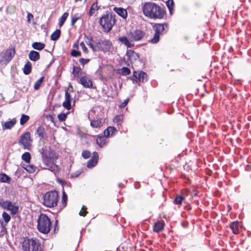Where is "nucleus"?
<instances>
[{"label":"nucleus","instance_id":"f3484780","mask_svg":"<svg viewBox=\"0 0 251 251\" xmlns=\"http://www.w3.org/2000/svg\"><path fill=\"white\" fill-rule=\"evenodd\" d=\"M100 43L101 46H100V50L105 52L109 50L111 48L112 44L111 42L108 40H101Z\"/></svg>","mask_w":251,"mask_h":251},{"label":"nucleus","instance_id":"a211bd4d","mask_svg":"<svg viewBox=\"0 0 251 251\" xmlns=\"http://www.w3.org/2000/svg\"><path fill=\"white\" fill-rule=\"evenodd\" d=\"M70 94L68 91L65 92V100L63 102L62 105L64 108L69 110L71 108V102L72 100Z\"/></svg>","mask_w":251,"mask_h":251},{"label":"nucleus","instance_id":"ea45409f","mask_svg":"<svg viewBox=\"0 0 251 251\" xmlns=\"http://www.w3.org/2000/svg\"><path fill=\"white\" fill-rule=\"evenodd\" d=\"M29 119V117L27 115L22 114L20 119V124L25 125Z\"/></svg>","mask_w":251,"mask_h":251},{"label":"nucleus","instance_id":"6ab92c4d","mask_svg":"<svg viewBox=\"0 0 251 251\" xmlns=\"http://www.w3.org/2000/svg\"><path fill=\"white\" fill-rule=\"evenodd\" d=\"M114 11L123 19H126L127 16V11L126 9L122 7H114Z\"/></svg>","mask_w":251,"mask_h":251},{"label":"nucleus","instance_id":"a19ab883","mask_svg":"<svg viewBox=\"0 0 251 251\" xmlns=\"http://www.w3.org/2000/svg\"><path fill=\"white\" fill-rule=\"evenodd\" d=\"M10 201H0V206L4 209H7L10 205Z\"/></svg>","mask_w":251,"mask_h":251},{"label":"nucleus","instance_id":"c85d7f7f","mask_svg":"<svg viewBox=\"0 0 251 251\" xmlns=\"http://www.w3.org/2000/svg\"><path fill=\"white\" fill-rule=\"evenodd\" d=\"M15 124L16 121L15 120H11L10 121L6 122L4 123V124L2 125V129L3 130L10 129L14 126Z\"/></svg>","mask_w":251,"mask_h":251},{"label":"nucleus","instance_id":"c756f323","mask_svg":"<svg viewBox=\"0 0 251 251\" xmlns=\"http://www.w3.org/2000/svg\"><path fill=\"white\" fill-rule=\"evenodd\" d=\"M106 136H100L97 137L96 139V142L97 144L100 147H102L105 144Z\"/></svg>","mask_w":251,"mask_h":251},{"label":"nucleus","instance_id":"f8f14e48","mask_svg":"<svg viewBox=\"0 0 251 251\" xmlns=\"http://www.w3.org/2000/svg\"><path fill=\"white\" fill-rule=\"evenodd\" d=\"M133 76L135 78V79L131 78L134 83L135 82H137L138 81L144 82L147 80V74L142 71L134 72Z\"/></svg>","mask_w":251,"mask_h":251},{"label":"nucleus","instance_id":"4c0bfd02","mask_svg":"<svg viewBox=\"0 0 251 251\" xmlns=\"http://www.w3.org/2000/svg\"><path fill=\"white\" fill-rule=\"evenodd\" d=\"M22 159L25 161L26 163H28L30 162L31 160L30 154L28 152H25L22 155Z\"/></svg>","mask_w":251,"mask_h":251},{"label":"nucleus","instance_id":"f03ea898","mask_svg":"<svg viewBox=\"0 0 251 251\" xmlns=\"http://www.w3.org/2000/svg\"><path fill=\"white\" fill-rule=\"evenodd\" d=\"M115 17L114 13L108 11L102 15L99 23L104 32H109L112 29L116 23Z\"/></svg>","mask_w":251,"mask_h":251},{"label":"nucleus","instance_id":"7c9ffc66","mask_svg":"<svg viewBox=\"0 0 251 251\" xmlns=\"http://www.w3.org/2000/svg\"><path fill=\"white\" fill-rule=\"evenodd\" d=\"M82 73V70L80 67L74 66L73 69V74L75 77L79 78L80 75Z\"/></svg>","mask_w":251,"mask_h":251},{"label":"nucleus","instance_id":"de8ad7c7","mask_svg":"<svg viewBox=\"0 0 251 251\" xmlns=\"http://www.w3.org/2000/svg\"><path fill=\"white\" fill-rule=\"evenodd\" d=\"M166 5L169 9L171 13H172V10L173 9V6L174 5V2L173 0H168L166 2Z\"/></svg>","mask_w":251,"mask_h":251},{"label":"nucleus","instance_id":"e433bc0d","mask_svg":"<svg viewBox=\"0 0 251 251\" xmlns=\"http://www.w3.org/2000/svg\"><path fill=\"white\" fill-rule=\"evenodd\" d=\"M68 16H69V13L67 12H65L63 14V15L59 19V25L60 27L64 25V24L65 22L66 21V19H67Z\"/></svg>","mask_w":251,"mask_h":251},{"label":"nucleus","instance_id":"052dcab7","mask_svg":"<svg viewBox=\"0 0 251 251\" xmlns=\"http://www.w3.org/2000/svg\"><path fill=\"white\" fill-rule=\"evenodd\" d=\"M33 18V16L31 13H28L27 16V22L30 23L31 19Z\"/></svg>","mask_w":251,"mask_h":251},{"label":"nucleus","instance_id":"473e14b6","mask_svg":"<svg viewBox=\"0 0 251 251\" xmlns=\"http://www.w3.org/2000/svg\"><path fill=\"white\" fill-rule=\"evenodd\" d=\"M31 71V64L30 62L28 61L25 65L23 69L24 73L27 75L30 73Z\"/></svg>","mask_w":251,"mask_h":251},{"label":"nucleus","instance_id":"a18cd8bd","mask_svg":"<svg viewBox=\"0 0 251 251\" xmlns=\"http://www.w3.org/2000/svg\"><path fill=\"white\" fill-rule=\"evenodd\" d=\"M44 77H41L34 84V88L35 90H38L41 86V83L43 81Z\"/></svg>","mask_w":251,"mask_h":251},{"label":"nucleus","instance_id":"dca6fc26","mask_svg":"<svg viewBox=\"0 0 251 251\" xmlns=\"http://www.w3.org/2000/svg\"><path fill=\"white\" fill-rule=\"evenodd\" d=\"M105 123V119L100 118H97L91 121L90 126L93 128H100Z\"/></svg>","mask_w":251,"mask_h":251},{"label":"nucleus","instance_id":"9b49d317","mask_svg":"<svg viewBox=\"0 0 251 251\" xmlns=\"http://www.w3.org/2000/svg\"><path fill=\"white\" fill-rule=\"evenodd\" d=\"M39 152L42 154V158L46 157H52L55 155V153L51 150L50 147L43 145L39 149Z\"/></svg>","mask_w":251,"mask_h":251},{"label":"nucleus","instance_id":"aec40b11","mask_svg":"<svg viewBox=\"0 0 251 251\" xmlns=\"http://www.w3.org/2000/svg\"><path fill=\"white\" fill-rule=\"evenodd\" d=\"M117 132V130L114 127L109 126L104 131V135L106 137H109L114 135Z\"/></svg>","mask_w":251,"mask_h":251},{"label":"nucleus","instance_id":"4d7b16f0","mask_svg":"<svg viewBox=\"0 0 251 251\" xmlns=\"http://www.w3.org/2000/svg\"><path fill=\"white\" fill-rule=\"evenodd\" d=\"M122 116L117 115L114 118V122L117 123H119L122 120Z\"/></svg>","mask_w":251,"mask_h":251},{"label":"nucleus","instance_id":"79ce46f5","mask_svg":"<svg viewBox=\"0 0 251 251\" xmlns=\"http://www.w3.org/2000/svg\"><path fill=\"white\" fill-rule=\"evenodd\" d=\"M131 72L130 69L127 67H123L121 69V74L122 75H127L130 74Z\"/></svg>","mask_w":251,"mask_h":251},{"label":"nucleus","instance_id":"0eeeda50","mask_svg":"<svg viewBox=\"0 0 251 251\" xmlns=\"http://www.w3.org/2000/svg\"><path fill=\"white\" fill-rule=\"evenodd\" d=\"M32 139L29 132L26 131L23 134L18 141V144L23 146L25 150H30L31 147Z\"/></svg>","mask_w":251,"mask_h":251},{"label":"nucleus","instance_id":"f257e3e1","mask_svg":"<svg viewBox=\"0 0 251 251\" xmlns=\"http://www.w3.org/2000/svg\"><path fill=\"white\" fill-rule=\"evenodd\" d=\"M142 11L146 17L153 19H163L166 15L164 7L153 2H145L143 6Z\"/></svg>","mask_w":251,"mask_h":251},{"label":"nucleus","instance_id":"4468645a","mask_svg":"<svg viewBox=\"0 0 251 251\" xmlns=\"http://www.w3.org/2000/svg\"><path fill=\"white\" fill-rule=\"evenodd\" d=\"M153 28L155 30V32L159 34H161L167 32V31H166V29L168 28V25L166 23L155 24L153 26Z\"/></svg>","mask_w":251,"mask_h":251},{"label":"nucleus","instance_id":"8fccbe9b","mask_svg":"<svg viewBox=\"0 0 251 251\" xmlns=\"http://www.w3.org/2000/svg\"><path fill=\"white\" fill-rule=\"evenodd\" d=\"M91 155L90 151H83L82 153V157L85 159L88 158Z\"/></svg>","mask_w":251,"mask_h":251},{"label":"nucleus","instance_id":"412c9836","mask_svg":"<svg viewBox=\"0 0 251 251\" xmlns=\"http://www.w3.org/2000/svg\"><path fill=\"white\" fill-rule=\"evenodd\" d=\"M29 58L33 61H37L40 58V55L38 52L35 50H31L28 54Z\"/></svg>","mask_w":251,"mask_h":251},{"label":"nucleus","instance_id":"ddd939ff","mask_svg":"<svg viewBox=\"0 0 251 251\" xmlns=\"http://www.w3.org/2000/svg\"><path fill=\"white\" fill-rule=\"evenodd\" d=\"M99 154L97 151H94L91 159L88 161L87 167L89 168H92L98 163Z\"/></svg>","mask_w":251,"mask_h":251},{"label":"nucleus","instance_id":"39448f33","mask_svg":"<svg viewBox=\"0 0 251 251\" xmlns=\"http://www.w3.org/2000/svg\"><path fill=\"white\" fill-rule=\"evenodd\" d=\"M24 251H41V245L36 239H25L22 244Z\"/></svg>","mask_w":251,"mask_h":251},{"label":"nucleus","instance_id":"58836bf2","mask_svg":"<svg viewBox=\"0 0 251 251\" xmlns=\"http://www.w3.org/2000/svg\"><path fill=\"white\" fill-rule=\"evenodd\" d=\"M160 35V34L155 32L153 38L149 40V42L152 44H156L159 41Z\"/></svg>","mask_w":251,"mask_h":251},{"label":"nucleus","instance_id":"c9c22d12","mask_svg":"<svg viewBox=\"0 0 251 251\" xmlns=\"http://www.w3.org/2000/svg\"><path fill=\"white\" fill-rule=\"evenodd\" d=\"M7 210L11 211V213L15 215L18 212L19 207L17 206L13 205L11 202Z\"/></svg>","mask_w":251,"mask_h":251},{"label":"nucleus","instance_id":"864d4df0","mask_svg":"<svg viewBox=\"0 0 251 251\" xmlns=\"http://www.w3.org/2000/svg\"><path fill=\"white\" fill-rule=\"evenodd\" d=\"M80 18V17L76 16V15H75L73 16L71 20V25L73 26L75 24L76 22V21Z\"/></svg>","mask_w":251,"mask_h":251},{"label":"nucleus","instance_id":"f704fd0d","mask_svg":"<svg viewBox=\"0 0 251 251\" xmlns=\"http://www.w3.org/2000/svg\"><path fill=\"white\" fill-rule=\"evenodd\" d=\"M11 181V178L5 174L1 173L0 174V181L1 182L9 183Z\"/></svg>","mask_w":251,"mask_h":251},{"label":"nucleus","instance_id":"6e6552de","mask_svg":"<svg viewBox=\"0 0 251 251\" xmlns=\"http://www.w3.org/2000/svg\"><path fill=\"white\" fill-rule=\"evenodd\" d=\"M57 159L56 155L52 156V157H46L42 158V162L45 166V169H48L52 172L57 170V166L54 163V161Z\"/></svg>","mask_w":251,"mask_h":251},{"label":"nucleus","instance_id":"5701e85b","mask_svg":"<svg viewBox=\"0 0 251 251\" xmlns=\"http://www.w3.org/2000/svg\"><path fill=\"white\" fill-rule=\"evenodd\" d=\"M164 223L163 222L158 221L156 222L153 226V231L156 232H159L164 228Z\"/></svg>","mask_w":251,"mask_h":251},{"label":"nucleus","instance_id":"5fc2aeb1","mask_svg":"<svg viewBox=\"0 0 251 251\" xmlns=\"http://www.w3.org/2000/svg\"><path fill=\"white\" fill-rule=\"evenodd\" d=\"M89 59L80 58L79 59V63L82 65H84L85 64H87L89 62Z\"/></svg>","mask_w":251,"mask_h":251},{"label":"nucleus","instance_id":"72a5a7b5","mask_svg":"<svg viewBox=\"0 0 251 251\" xmlns=\"http://www.w3.org/2000/svg\"><path fill=\"white\" fill-rule=\"evenodd\" d=\"M61 31L59 29H56L50 35V39L53 41L57 40L60 37Z\"/></svg>","mask_w":251,"mask_h":251},{"label":"nucleus","instance_id":"2eb2a0df","mask_svg":"<svg viewBox=\"0 0 251 251\" xmlns=\"http://www.w3.org/2000/svg\"><path fill=\"white\" fill-rule=\"evenodd\" d=\"M84 88H91L93 87V83L87 76L81 77L78 81Z\"/></svg>","mask_w":251,"mask_h":251},{"label":"nucleus","instance_id":"2f4dec72","mask_svg":"<svg viewBox=\"0 0 251 251\" xmlns=\"http://www.w3.org/2000/svg\"><path fill=\"white\" fill-rule=\"evenodd\" d=\"M32 47L36 50H41L45 48V45L41 42H34L32 44Z\"/></svg>","mask_w":251,"mask_h":251},{"label":"nucleus","instance_id":"3c124183","mask_svg":"<svg viewBox=\"0 0 251 251\" xmlns=\"http://www.w3.org/2000/svg\"><path fill=\"white\" fill-rule=\"evenodd\" d=\"M71 55L74 57H77L81 55V52L75 50H72L71 51Z\"/></svg>","mask_w":251,"mask_h":251},{"label":"nucleus","instance_id":"0e129e2a","mask_svg":"<svg viewBox=\"0 0 251 251\" xmlns=\"http://www.w3.org/2000/svg\"><path fill=\"white\" fill-rule=\"evenodd\" d=\"M0 223L1 225H2V224H3V222H2V221H1L0 220Z\"/></svg>","mask_w":251,"mask_h":251},{"label":"nucleus","instance_id":"b1692460","mask_svg":"<svg viewBox=\"0 0 251 251\" xmlns=\"http://www.w3.org/2000/svg\"><path fill=\"white\" fill-rule=\"evenodd\" d=\"M118 40L122 43L125 45L127 48H131L133 46V44L131 43L127 39V38L126 36L120 37Z\"/></svg>","mask_w":251,"mask_h":251},{"label":"nucleus","instance_id":"680f3d73","mask_svg":"<svg viewBox=\"0 0 251 251\" xmlns=\"http://www.w3.org/2000/svg\"><path fill=\"white\" fill-rule=\"evenodd\" d=\"M57 222L58 221H55V224L54 225L55 227H54V232H55V230L57 227Z\"/></svg>","mask_w":251,"mask_h":251},{"label":"nucleus","instance_id":"7ed1b4c3","mask_svg":"<svg viewBox=\"0 0 251 251\" xmlns=\"http://www.w3.org/2000/svg\"><path fill=\"white\" fill-rule=\"evenodd\" d=\"M51 223L48 216L45 214H41L37 220V229L39 232L47 234L50 230Z\"/></svg>","mask_w":251,"mask_h":251},{"label":"nucleus","instance_id":"9d476101","mask_svg":"<svg viewBox=\"0 0 251 251\" xmlns=\"http://www.w3.org/2000/svg\"><path fill=\"white\" fill-rule=\"evenodd\" d=\"M126 56L127 57L126 63L128 65H129V64H133L140 61L139 54L132 50H127Z\"/></svg>","mask_w":251,"mask_h":251},{"label":"nucleus","instance_id":"bf43d9fd","mask_svg":"<svg viewBox=\"0 0 251 251\" xmlns=\"http://www.w3.org/2000/svg\"><path fill=\"white\" fill-rule=\"evenodd\" d=\"M101 40H99L98 42H96L94 45V46L96 47V50L98 49L100 50V46H101V44L100 43V41Z\"/></svg>","mask_w":251,"mask_h":251},{"label":"nucleus","instance_id":"603ef678","mask_svg":"<svg viewBox=\"0 0 251 251\" xmlns=\"http://www.w3.org/2000/svg\"><path fill=\"white\" fill-rule=\"evenodd\" d=\"M87 208L85 206L83 205L81 210L79 212V215L81 216H86L87 212L86 211Z\"/></svg>","mask_w":251,"mask_h":251},{"label":"nucleus","instance_id":"49530a36","mask_svg":"<svg viewBox=\"0 0 251 251\" xmlns=\"http://www.w3.org/2000/svg\"><path fill=\"white\" fill-rule=\"evenodd\" d=\"M68 113H69V112H68L66 114H65V113L59 114L57 116L58 120L61 122L65 121L67 117Z\"/></svg>","mask_w":251,"mask_h":251},{"label":"nucleus","instance_id":"6e6d98bb","mask_svg":"<svg viewBox=\"0 0 251 251\" xmlns=\"http://www.w3.org/2000/svg\"><path fill=\"white\" fill-rule=\"evenodd\" d=\"M67 200V194L65 193V192H63V194H62V202L63 204H65V205H66V204Z\"/></svg>","mask_w":251,"mask_h":251},{"label":"nucleus","instance_id":"20e7f679","mask_svg":"<svg viewBox=\"0 0 251 251\" xmlns=\"http://www.w3.org/2000/svg\"><path fill=\"white\" fill-rule=\"evenodd\" d=\"M58 195L56 191L47 192L44 196L43 204L48 207L51 208L57 205Z\"/></svg>","mask_w":251,"mask_h":251},{"label":"nucleus","instance_id":"423d86ee","mask_svg":"<svg viewBox=\"0 0 251 251\" xmlns=\"http://www.w3.org/2000/svg\"><path fill=\"white\" fill-rule=\"evenodd\" d=\"M15 54L14 48H9L3 50L0 53V63L1 65H7L14 57Z\"/></svg>","mask_w":251,"mask_h":251},{"label":"nucleus","instance_id":"393cba45","mask_svg":"<svg viewBox=\"0 0 251 251\" xmlns=\"http://www.w3.org/2000/svg\"><path fill=\"white\" fill-rule=\"evenodd\" d=\"M184 200L185 197L183 195L181 194H178L176 195L174 200V203L175 204L180 205Z\"/></svg>","mask_w":251,"mask_h":251},{"label":"nucleus","instance_id":"37998d69","mask_svg":"<svg viewBox=\"0 0 251 251\" xmlns=\"http://www.w3.org/2000/svg\"><path fill=\"white\" fill-rule=\"evenodd\" d=\"M25 168L29 173H33L36 171V167L33 165H27Z\"/></svg>","mask_w":251,"mask_h":251},{"label":"nucleus","instance_id":"09e8293b","mask_svg":"<svg viewBox=\"0 0 251 251\" xmlns=\"http://www.w3.org/2000/svg\"><path fill=\"white\" fill-rule=\"evenodd\" d=\"M80 46L81 48H82V50L83 52L85 53V54H88L89 52V51H88V49L86 47L84 43L83 42H81L80 43Z\"/></svg>","mask_w":251,"mask_h":251},{"label":"nucleus","instance_id":"69168bd1","mask_svg":"<svg viewBox=\"0 0 251 251\" xmlns=\"http://www.w3.org/2000/svg\"><path fill=\"white\" fill-rule=\"evenodd\" d=\"M116 251H120L119 249L118 248Z\"/></svg>","mask_w":251,"mask_h":251},{"label":"nucleus","instance_id":"a878e982","mask_svg":"<svg viewBox=\"0 0 251 251\" xmlns=\"http://www.w3.org/2000/svg\"><path fill=\"white\" fill-rule=\"evenodd\" d=\"M230 227L234 234H237L239 232V226L238 222L232 223L230 225Z\"/></svg>","mask_w":251,"mask_h":251},{"label":"nucleus","instance_id":"bb28decb","mask_svg":"<svg viewBox=\"0 0 251 251\" xmlns=\"http://www.w3.org/2000/svg\"><path fill=\"white\" fill-rule=\"evenodd\" d=\"M100 9V7L98 6L97 0L94 2L91 6L90 10L89 11V16H91L95 13L96 11H98Z\"/></svg>","mask_w":251,"mask_h":251},{"label":"nucleus","instance_id":"4be33fe9","mask_svg":"<svg viewBox=\"0 0 251 251\" xmlns=\"http://www.w3.org/2000/svg\"><path fill=\"white\" fill-rule=\"evenodd\" d=\"M85 42L86 44L94 51H96V47L93 44V39L91 36H84Z\"/></svg>","mask_w":251,"mask_h":251},{"label":"nucleus","instance_id":"1a4fd4ad","mask_svg":"<svg viewBox=\"0 0 251 251\" xmlns=\"http://www.w3.org/2000/svg\"><path fill=\"white\" fill-rule=\"evenodd\" d=\"M127 35L131 41L135 42L141 40L145 36V33L140 29H136L128 32Z\"/></svg>","mask_w":251,"mask_h":251},{"label":"nucleus","instance_id":"cd10ccee","mask_svg":"<svg viewBox=\"0 0 251 251\" xmlns=\"http://www.w3.org/2000/svg\"><path fill=\"white\" fill-rule=\"evenodd\" d=\"M36 134L42 138H47L48 137L45 133V128L43 126H40L37 129Z\"/></svg>","mask_w":251,"mask_h":251},{"label":"nucleus","instance_id":"c03bdc74","mask_svg":"<svg viewBox=\"0 0 251 251\" xmlns=\"http://www.w3.org/2000/svg\"><path fill=\"white\" fill-rule=\"evenodd\" d=\"M2 217L6 224H7L11 219L10 215L5 211L2 213Z\"/></svg>","mask_w":251,"mask_h":251},{"label":"nucleus","instance_id":"13d9d810","mask_svg":"<svg viewBox=\"0 0 251 251\" xmlns=\"http://www.w3.org/2000/svg\"><path fill=\"white\" fill-rule=\"evenodd\" d=\"M128 101H129V99H126L123 102H122L120 105V108H124L128 103Z\"/></svg>","mask_w":251,"mask_h":251},{"label":"nucleus","instance_id":"e2e57ef3","mask_svg":"<svg viewBox=\"0 0 251 251\" xmlns=\"http://www.w3.org/2000/svg\"><path fill=\"white\" fill-rule=\"evenodd\" d=\"M73 47L74 48H78V45L77 43H75Z\"/></svg>","mask_w":251,"mask_h":251}]
</instances>
